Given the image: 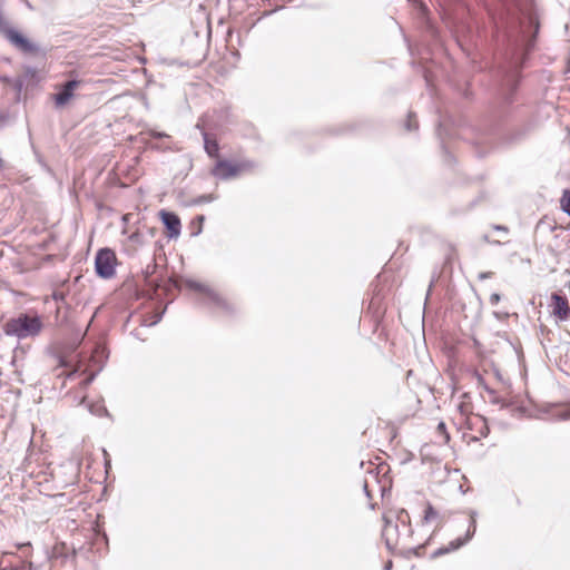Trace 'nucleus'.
I'll use <instances>...</instances> for the list:
<instances>
[{"label": "nucleus", "mask_w": 570, "mask_h": 570, "mask_svg": "<svg viewBox=\"0 0 570 570\" xmlns=\"http://www.w3.org/2000/svg\"><path fill=\"white\" fill-rule=\"evenodd\" d=\"M540 417L549 421L570 420V409L560 403H547L539 407Z\"/></svg>", "instance_id": "obj_7"}, {"label": "nucleus", "mask_w": 570, "mask_h": 570, "mask_svg": "<svg viewBox=\"0 0 570 570\" xmlns=\"http://www.w3.org/2000/svg\"><path fill=\"white\" fill-rule=\"evenodd\" d=\"M552 314L560 321H567L570 318V306L568 298L560 293L551 294Z\"/></svg>", "instance_id": "obj_10"}, {"label": "nucleus", "mask_w": 570, "mask_h": 570, "mask_svg": "<svg viewBox=\"0 0 570 570\" xmlns=\"http://www.w3.org/2000/svg\"><path fill=\"white\" fill-rule=\"evenodd\" d=\"M476 515L475 511L470 512V524L468 527L466 533L464 537H459L452 540L446 547H441L432 552L431 558L436 559L442 557L449 552L455 551L468 543L474 535L476 530Z\"/></svg>", "instance_id": "obj_6"}, {"label": "nucleus", "mask_w": 570, "mask_h": 570, "mask_svg": "<svg viewBox=\"0 0 570 570\" xmlns=\"http://www.w3.org/2000/svg\"><path fill=\"white\" fill-rule=\"evenodd\" d=\"M6 168V163L2 158H0V169L3 170Z\"/></svg>", "instance_id": "obj_37"}, {"label": "nucleus", "mask_w": 570, "mask_h": 570, "mask_svg": "<svg viewBox=\"0 0 570 570\" xmlns=\"http://www.w3.org/2000/svg\"><path fill=\"white\" fill-rule=\"evenodd\" d=\"M202 131L204 139V149L210 158H217L219 156V145L215 138H212L209 134L200 127L199 124L196 126Z\"/></svg>", "instance_id": "obj_13"}, {"label": "nucleus", "mask_w": 570, "mask_h": 570, "mask_svg": "<svg viewBox=\"0 0 570 570\" xmlns=\"http://www.w3.org/2000/svg\"><path fill=\"white\" fill-rule=\"evenodd\" d=\"M59 365L61 367H68L69 366V362L65 358V357H59Z\"/></svg>", "instance_id": "obj_33"}, {"label": "nucleus", "mask_w": 570, "mask_h": 570, "mask_svg": "<svg viewBox=\"0 0 570 570\" xmlns=\"http://www.w3.org/2000/svg\"><path fill=\"white\" fill-rule=\"evenodd\" d=\"M493 229H494V230H498V232H504V233H508V232H509L508 227H507V226H504V225H494V226H493Z\"/></svg>", "instance_id": "obj_32"}, {"label": "nucleus", "mask_w": 570, "mask_h": 570, "mask_svg": "<svg viewBox=\"0 0 570 570\" xmlns=\"http://www.w3.org/2000/svg\"><path fill=\"white\" fill-rule=\"evenodd\" d=\"M382 299H383V296L381 294V289H377V286H375L373 289L372 298L370 301V307L379 309L381 307Z\"/></svg>", "instance_id": "obj_18"}, {"label": "nucleus", "mask_w": 570, "mask_h": 570, "mask_svg": "<svg viewBox=\"0 0 570 570\" xmlns=\"http://www.w3.org/2000/svg\"><path fill=\"white\" fill-rule=\"evenodd\" d=\"M186 285L188 288L204 294L205 303L217 307L224 314L233 315L236 312V307L232 303L223 298L218 293L206 285L193 279H188Z\"/></svg>", "instance_id": "obj_4"}, {"label": "nucleus", "mask_w": 570, "mask_h": 570, "mask_svg": "<svg viewBox=\"0 0 570 570\" xmlns=\"http://www.w3.org/2000/svg\"><path fill=\"white\" fill-rule=\"evenodd\" d=\"M424 548H425V544H420V546H417V547H415V548H411V549L409 550V552H410V553H412V554H414V556H417V557H419V556H421V551H422Z\"/></svg>", "instance_id": "obj_28"}, {"label": "nucleus", "mask_w": 570, "mask_h": 570, "mask_svg": "<svg viewBox=\"0 0 570 570\" xmlns=\"http://www.w3.org/2000/svg\"><path fill=\"white\" fill-rule=\"evenodd\" d=\"M42 327L43 323L39 315L20 313L17 317H12L3 324V332L7 336L24 340L38 336Z\"/></svg>", "instance_id": "obj_2"}, {"label": "nucleus", "mask_w": 570, "mask_h": 570, "mask_svg": "<svg viewBox=\"0 0 570 570\" xmlns=\"http://www.w3.org/2000/svg\"><path fill=\"white\" fill-rule=\"evenodd\" d=\"M159 216L165 226L166 236L169 239L177 238L181 232V222L178 215L174 212L161 209Z\"/></svg>", "instance_id": "obj_9"}, {"label": "nucleus", "mask_w": 570, "mask_h": 570, "mask_svg": "<svg viewBox=\"0 0 570 570\" xmlns=\"http://www.w3.org/2000/svg\"><path fill=\"white\" fill-rule=\"evenodd\" d=\"M384 528L382 531V537L385 541L386 548L390 551H393L394 548L397 544L400 532H399V524L394 523L391 519L387 517H384Z\"/></svg>", "instance_id": "obj_11"}, {"label": "nucleus", "mask_w": 570, "mask_h": 570, "mask_svg": "<svg viewBox=\"0 0 570 570\" xmlns=\"http://www.w3.org/2000/svg\"><path fill=\"white\" fill-rule=\"evenodd\" d=\"M493 273L492 272H482L479 274V279H487V278H490L492 277Z\"/></svg>", "instance_id": "obj_30"}, {"label": "nucleus", "mask_w": 570, "mask_h": 570, "mask_svg": "<svg viewBox=\"0 0 570 570\" xmlns=\"http://www.w3.org/2000/svg\"><path fill=\"white\" fill-rule=\"evenodd\" d=\"M363 490H364V493L367 498H371V493H370V490H368V485H367V482L365 481L364 484H363Z\"/></svg>", "instance_id": "obj_34"}, {"label": "nucleus", "mask_w": 570, "mask_h": 570, "mask_svg": "<svg viewBox=\"0 0 570 570\" xmlns=\"http://www.w3.org/2000/svg\"><path fill=\"white\" fill-rule=\"evenodd\" d=\"M88 410L91 414L99 417L109 416V412L102 402L90 403Z\"/></svg>", "instance_id": "obj_16"}, {"label": "nucleus", "mask_w": 570, "mask_h": 570, "mask_svg": "<svg viewBox=\"0 0 570 570\" xmlns=\"http://www.w3.org/2000/svg\"><path fill=\"white\" fill-rule=\"evenodd\" d=\"M494 43L498 90L490 124L491 144L511 146L529 132V126L515 125L514 102L522 79L521 71L533 50L540 23L532 0H499L487 6Z\"/></svg>", "instance_id": "obj_1"}, {"label": "nucleus", "mask_w": 570, "mask_h": 570, "mask_svg": "<svg viewBox=\"0 0 570 570\" xmlns=\"http://www.w3.org/2000/svg\"><path fill=\"white\" fill-rule=\"evenodd\" d=\"M150 136L153 138H164V137H167V135L165 132H159V131H155V130L150 132Z\"/></svg>", "instance_id": "obj_31"}, {"label": "nucleus", "mask_w": 570, "mask_h": 570, "mask_svg": "<svg viewBox=\"0 0 570 570\" xmlns=\"http://www.w3.org/2000/svg\"><path fill=\"white\" fill-rule=\"evenodd\" d=\"M440 515H439V512L434 509V507L431 504V503H428L426 504V508L424 510V515H423V519H422V523H429L435 519H438Z\"/></svg>", "instance_id": "obj_17"}, {"label": "nucleus", "mask_w": 570, "mask_h": 570, "mask_svg": "<svg viewBox=\"0 0 570 570\" xmlns=\"http://www.w3.org/2000/svg\"><path fill=\"white\" fill-rule=\"evenodd\" d=\"M0 570H9L8 568H0Z\"/></svg>", "instance_id": "obj_42"}, {"label": "nucleus", "mask_w": 570, "mask_h": 570, "mask_svg": "<svg viewBox=\"0 0 570 570\" xmlns=\"http://www.w3.org/2000/svg\"><path fill=\"white\" fill-rule=\"evenodd\" d=\"M205 217L203 215H199L196 217V220L199 223V227L197 230L191 233V236H198L202 233V224L204 222Z\"/></svg>", "instance_id": "obj_25"}, {"label": "nucleus", "mask_w": 570, "mask_h": 570, "mask_svg": "<svg viewBox=\"0 0 570 570\" xmlns=\"http://www.w3.org/2000/svg\"><path fill=\"white\" fill-rule=\"evenodd\" d=\"M438 431H439L441 434H443V435L445 436V440H446V441H449V440H450V435H449V433H448V431H446V425H445V423H444V422H440V423L438 424Z\"/></svg>", "instance_id": "obj_24"}, {"label": "nucleus", "mask_w": 570, "mask_h": 570, "mask_svg": "<svg viewBox=\"0 0 570 570\" xmlns=\"http://www.w3.org/2000/svg\"><path fill=\"white\" fill-rule=\"evenodd\" d=\"M490 244L499 246V245H501V242L500 240H491Z\"/></svg>", "instance_id": "obj_39"}, {"label": "nucleus", "mask_w": 570, "mask_h": 570, "mask_svg": "<svg viewBox=\"0 0 570 570\" xmlns=\"http://www.w3.org/2000/svg\"><path fill=\"white\" fill-rule=\"evenodd\" d=\"M95 272L102 279L111 278L116 273V255L112 249L100 248L95 257Z\"/></svg>", "instance_id": "obj_5"}, {"label": "nucleus", "mask_w": 570, "mask_h": 570, "mask_svg": "<svg viewBox=\"0 0 570 570\" xmlns=\"http://www.w3.org/2000/svg\"><path fill=\"white\" fill-rule=\"evenodd\" d=\"M441 129H442V122L439 121L438 124V135L441 136Z\"/></svg>", "instance_id": "obj_38"}, {"label": "nucleus", "mask_w": 570, "mask_h": 570, "mask_svg": "<svg viewBox=\"0 0 570 570\" xmlns=\"http://www.w3.org/2000/svg\"><path fill=\"white\" fill-rule=\"evenodd\" d=\"M215 199H216V197L213 194H205V195H200L199 197L195 198L193 200V204L199 205V204H204V203H210Z\"/></svg>", "instance_id": "obj_21"}, {"label": "nucleus", "mask_w": 570, "mask_h": 570, "mask_svg": "<svg viewBox=\"0 0 570 570\" xmlns=\"http://www.w3.org/2000/svg\"><path fill=\"white\" fill-rule=\"evenodd\" d=\"M157 268H158V265H157L156 261L153 259V262L149 263L146 266V268L142 271L145 283L148 286H151V287H155V288L160 286V282L153 278V275L156 273Z\"/></svg>", "instance_id": "obj_14"}, {"label": "nucleus", "mask_w": 570, "mask_h": 570, "mask_svg": "<svg viewBox=\"0 0 570 570\" xmlns=\"http://www.w3.org/2000/svg\"><path fill=\"white\" fill-rule=\"evenodd\" d=\"M76 373H77V371H72V372L68 373L67 379H71Z\"/></svg>", "instance_id": "obj_40"}, {"label": "nucleus", "mask_w": 570, "mask_h": 570, "mask_svg": "<svg viewBox=\"0 0 570 570\" xmlns=\"http://www.w3.org/2000/svg\"><path fill=\"white\" fill-rule=\"evenodd\" d=\"M79 81L71 79L62 83L59 91L53 96L56 106H65L73 96L75 89L79 86Z\"/></svg>", "instance_id": "obj_12"}, {"label": "nucleus", "mask_w": 570, "mask_h": 570, "mask_svg": "<svg viewBox=\"0 0 570 570\" xmlns=\"http://www.w3.org/2000/svg\"><path fill=\"white\" fill-rule=\"evenodd\" d=\"M563 363V366L562 367V371L569 373L570 372V347L568 348L566 355H564V360L562 361Z\"/></svg>", "instance_id": "obj_23"}, {"label": "nucleus", "mask_w": 570, "mask_h": 570, "mask_svg": "<svg viewBox=\"0 0 570 570\" xmlns=\"http://www.w3.org/2000/svg\"><path fill=\"white\" fill-rule=\"evenodd\" d=\"M186 285L188 288L204 294L205 303L217 307L224 314L233 315L236 312V307L232 303L223 298L218 293L206 285L193 279H188Z\"/></svg>", "instance_id": "obj_3"}, {"label": "nucleus", "mask_w": 570, "mask_h": 570, "mask_svg": "<svg viewBox=\"0 0 570 570\" xmlns=\"http://www.w3.org/2000/svg\"><path fill=\"white\" fill-rule=\"evenodd\" d=\"M424 79H425L426 85L430 86V78H429V75L426 71L424 72Z\"/></svg>", "instance_id": "obj_36"}, {"label": "nucleus", "mask_w": 570, "mask_h": 570, "mask_svg": "<svg viewBox=\"0 0 570 570\" xmlns=\"http://www.w3.org/2000/svg\"><path fill=\"white\" fill-rule=\"evenodd\" d=\"M95 377H96V373H91V374H89V375H88V376H87V377L81 382V385H82L83 387H87L88 385H90V384L94 382Z\"/></svg>", "instance_id": "obj_26"}, {"label": "nucleus", "mask_w": 570, "mask_h": 570, "mask_svg": "<svg viewBox=\"0 0 570 570\" xmlns=\"http://www.w3.org/2000/svg\"><path fill=\"white\" fill-rule=\"evenodd\" d=\"M52 297L56 302L65 301V294L62 292H53Z\"/></svg>", "instance_id": "obj_29"}, {"label": "nucleus", "mask_w": 570, "mask_h": 570, "mask_svg": "<svg viewBox=\"0 0 570 570\" xmlns=\"http://www.w3.org/2000/svg\"><path fill=\"white\" fill-rule=\"evenodd\" d=\"M245 167L246 164H233L229 160L219 159L212 169V175L220 180H227L237 176Z\"/></svg>", "instance_id": "obj_8"}, {"label": "nucleus", "mask_w": 570, "mask_h": 570, "mask_svg": "<svg viewBox=\"0 0 570 570\" xmlns=\"http://www.w3.org/2000/svg\"><path fill=\"white\" fill-rule=\"evenodd\" d=\"M419 128V122L414 112H409L407 119L405 121V129L409 131L416 130Z\"/></svg>", "instance_id": "obj_20"}, {"label": "nucleus", "mask_w": 570, "mask_h": 570, "mask_svg": "<svg viewBox=\"0 0 570 570\" xmlns=\"http://www.w3.org/2000/svg\"><path fill=\"white\" fill-rule=\"evenodd\" d=\"M163 314H164V312L158 313V314H155V315H154L153 321H147V320H145L142 324H144L145 326H153V325H156L158 322H160V320H161V317H163Z\"/></svg>", "instance_id": "obj_22"}, {"label": "nucleus", "mask_w": 570, "mask_h": 570, "mask_svg": "<svg viewBox=\"0 0 570 570\" xmlns=\"http://www.w3.org/2000/svg\"><path fill=\"white\" fill-rule=\"evenodd\" d=\"M483 240H484V242H488V243H490V242H491V240L489 239V236H488V235H484V236H483Z\"/></svg>", "instance_id": "obj_41"}, {"label": "nucleus", "mask_w": 570, "mask_h": 570, "mask_svg": "<svg viewBox=\"0 0 570 570\" xmlns=\"http://www.w3.org/2000/svg\"><path fill=\"white\" fill-rule=\"evenodd\" d=\"M500 299H501L500 294H498V293H492V294L490 295L489 302H490V304H491L492 306H494V305H497V304L500 302Z\"/></svg>", "instance_id": "obj_27"}, {"label": "nucleus", "mask_w": 570, "mask_h": 570, "mask_svg": "<svg viewBox=\"0 0 570 570\" xmlns=\"http://www.w3.org/2000/svg\"><path fill=\"white\" fill-rule=\"evenodd\" d=\"M392 567H393V562H392V560H389V561L384 564L383 570H391V569H392Z\"/></svg>", "instance_id": "obj_35"}, {"label": "nucleus", "mask_w": 570, "mask_h": 570, "mask_svg": "<svg viewBox=\"0 0 570 570\" xmlns=\"http://www.w3.org/2000/svg\"><path fill=\"white\" fill-rule=\"evenodd\" d=\"M396 523H401L403 527L407 528V537L413 534V530L411 528V519L410 514L405 509H401L396 514Z\"/></svg>", "instance_id": "obj_15"}, {"label": "nucleus", "mask_w": 570, "mask_h": 570, "mask_svg": "<svg viewBox=\"0 0 570 570\" xmlns=\"http://www.w3.org/2000/svg\"><path fill=\"white\" fill-rule=\"evenodd\" d=\"M561 209L570 217V189H564L560 199Z\"/></svg>", "instance_id": "obj_19"}]
</instances>
